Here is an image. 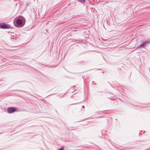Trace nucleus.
<instances>
[{"label":"nucleus","instance_id":"f257e3e1","mask_svg":"<svg viewBox=\"0 0 150 150\" xmlns=\"http://www.w3.org/2000/svg\"><path fill=\"white\" fill-rule=\"evenodd\" d=\"M10 28V25L8 24H6L4 23H0V28Z\"/></svg>","mask_w":150,"mask_h":150},{"label":"nucleus","instance_id":"423d86ee","mask_svg":"<svg viewBox=\"0 0 150 150\" xmlns=\"http://www.w3.org/2000/svg\"><path fill=\"white\" fill-rule=\"evenodd\" d=\"M145 44V42H144L142 44V45H144V44Z\"/></svg>","mask_w":150,"mask_h":150},{"label":"nucleus","instance_id":"20e7f679","mask_svg":"<svg viewBox=\"0 0 150 150\" xmlns=\"http://www.w3.org/2000/svg\"><path fill=\"white\" fill-rule=\"evenodd\" d=\"M78 1L80 2L81 3H84L85 2L86 0H77Z\"/></svg>","mask_w":150,"mask_h":150},{"label":"nucleus","instance_id":"f03ea898","mask_svg":"<svg viewBox=\"0 0 150 150\" xmlns=\"http://www.w3.org/2000/svg\"><path fill=\"white\" fill-rule=\"evenodd\" d=\"M17 109L15 107H9L7 110V112L8 113H12L16 110Z\"/></svg>","mask_w":150,"mask_h":150},{"label":"nucleus","instance_id":"39448f33","mask_svg":"<svg viewBox=\"0 0 150 150\" xmlns=\"http://www.w3.org/2000/svg\"><path fill=\"white\" fill-rule=\"evenodd\" d=\"M59 150H64V149L63 148H62L59 149Z\"/></svg>","mask_w":150,"mask_h":150},{"label":"nucleus","instance_id":"7ed1b4c3","mask_svg":"<svg viewBox=\"0 0 150 150\" xmlns=\"http://www.w3.org/2000/svg\"><path fill=\"white\" fill-rule=\"evenodd\" d=\"M16 23L18 25H21L22 24V21L20 19H18L17 20Z\"/></svg>","mask_w":150,"mask_h":150}]
</instances>
